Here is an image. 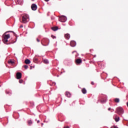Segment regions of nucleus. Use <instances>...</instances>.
Masks as SVG:
<instances>
[{
    "mask_svg": "<svg viewBox=\"0 0 128 128\" xmlns=\"http://www.w3.org/2000/svg\"><path fill=\"white\" fill-rule=\"evenodd\" d=\"M32 0V2H34V0Z\"/></svg>",
    "mask_w": 128,
    "mask_h": 128,
    "instance_id": "nucleus-33",
    "label": "nucleus"
},
{
    "mask_svg": "<svg viewBox=\"0 0 128 128\" xmlns=\"http://www.w3.org/2000/svg\"><path fill=\"white\" fill-rule=\"evenodd\" d=\"M8 63L9 64H14V62L12 60H10L8 61Z\"/></svg>",
    "mask_w": 128,
    "mask_h": 128,
    "instance_id": "nucleus-14",
    "label": "nucleus"
},
{
    "mask_svg": "<svg viewBox=\"0 0 128 128\" xmlns=\"http://www.w3.org/2000/svg\"><path fill=\"white\" fill-rule=\"evenodd\" d=\"M44 64H48V60L46 59H45L44 60Z\"/></svg>",
    "mask_w": 128,
    "mask_h": 128,
    "instance_id": "nucleus-16",
    "label": "nucleus"
},
{
    "mask_svg": "<svg viewBox=\"0 0 128 128\" xmlns=\"http://www.w3.org/2000/svg\"><path fill=\"white\" fill-rule=\"evenodd\" d=\"M23 82H24V80H19L20 84H22Z\"/></svg>",
    "mask_w": 128,
    "mask_h": 128,
    "instance_id": "nucleus-20",
    "label": "nucleus"
},
{
    "mask_svg": "<svg viewBox=\"0 0 128 128\" xmlns=\"http://www.w3.org/2000/svg\"><path fill=\"white\" fill-rule=\"evenodd\" d=\"M64 37L66 40H70V35L69 34H66L64 35Z\"/></svg>",
    "mask_w": 128,
    "mask_h": 128,
    "instance_id": "nucleus-10",
    "label": "nucleus"
},
{
    "mask_svg": "<svg viewBox=\"0 0 128 128\" xmlns=\"http://www.w3.org/2000/svg\"><path fill=\"white\" fill-rule=\"evenodd\" d=\"M24 68L25 70H28V65H25L24 66Z\"/></svg>",
    "mask_w": 128,
    "mask_h": 128,
    "instance_id": "nucleus-19",
    "label": "nucleus"
},
{
    "mask_svg": "<svg viewBox=\"0 0 128 128\" xmlns=\"http://www.w3.org/2000/svg\"><path fill=\"white\" fill-rule=\"evenodd\" d=\"M31 8L32 10H36L38 8V6H36V4H32L31 6Z\"/></svg>",
    "mask_w": 128,
    "mask_h": 128,
    "instance_id": "nucleus-5",
    "label": "nucleus"
},
{
    "mask_svg": "<svg viewBox=\"0 0 128 128\" xmlns=\"http://www.w3.org/2000/svg\"><path fill=\"white\" fill-rule=\"evenodd\" d=\"M82 94H86V88H84L82 90Z\"/></svg>",
    "mask_w": 128,
    "mask_h": 128,
    "instance_id": "nucleus-13",
    "label": "nucleus"
},
{
    "mask_svg": "<svg viewBox=\"0 0 128 128\" xmlns=\"http://www.w3.org/2000/svg\"><path fill=\"white\" fill-rule=\"evenodd\" d=\"M37 122H38V124H39V122H40V120H38L37 121Z\"/></svg>",
    "mask_w": 128,
    "mask_h": 128,
    "instance_id": "nucleus-30",
    "label": "nucleus"
},
{
    "mask_svg": "<svg viewBox=\"0 0 128 128\" xmlns=\"http://www.w3.org/2000/svg\"><path fill=\"white\" fill-rule=\"evenodd\" d=\"M7 32H12V31H8V32H5V34H7Z\"/></svg>",
    "mask_w": 128,
    "mask_h": 128,
    "instance_id": "nucleus-22",
    "label": "nucleus"
},
{
    "mask_svg": "<svg viewBox=\"0 0 128 128\" xmlns=\"http://www.w3.org/2000/svg\"><path fill=\"white\" fill-rule=\"evenodd\" d=\"M114 119L116 122L120 120V116H118L117 115H114Z\"/></svg>",
    "mask_w": 128,
    "mask_h": 128,
    "instance_id": "nucleus-8",
    "label": "nucleus"
},
{
    "mask_svg": "<svg viewBox=\"0 0 128 128\" xmlns=\"http://www.w3.org/2000/svg\"><path fill=\"white\" fill-rule=\"evenodd\" d=\"M59 20L60 22H66V17L64 16H62L60 18H59Z\"/></svg>",
    "mask_w": 128,
    "mask_h": 128,
    "instance_id": "nucleus-4",
    "label": "nucleus"
},
{
    "mask_svg": "<svg viewBox=\"0 0 128 128\" xmlns=\"http://www.w3.org/2000/svg\"><path fill=\"white\" fill-rule=\"evenodd\" d=\"M36 40L38 42H40V40H38V38H36Z\"/></svg>",
    "mask_w": 128,
    "mask_h": 128,
    "instance_id": "nucleus-25",
    "label": "nucleus"
},
{
    "mask_svg": "<svg viewBox=\"0 0 128 128\" xmlns=\"http://www.w3.org/2000/svg\"><path fill=\"white\" fill-rule=\"evenodd\" d=\"M24 62L26 64H30V60L26 59L25 60Z\"/></svg>",
    "mask_w": 128,
    "mask_h": 128,
    "instance_id": "nucleus-12",
    "label": "nucleus"
},
{
    "mask_svg": "<svg viewBox=\"0 0 128 128\" xmlns=\"http://www.w3.org/2000/svg\"><path fill=\"white\" fill-rule=\"evenodd\" d=\"M65 94L67 98H70L72 96V94L69 92H66Z\"/></svg>",
    "mask_w": 128,
    "mask_h": 128,
    "instance_id": "nucleus-11",
    "label": "nucleus"
},
{
    "mask_svg": "<svg viewBox=\"0 0 128 128\" xmlns=\"http://www.w3.org/2000/svg\"><path fill=\"white\" fill-rule=\"evenodd\" d=\"M115 102H120V99L118 98H116L114 100Z\"/></svg>",
    "mask_w": 128,
    "mask_h": 128,
    "instance_id": "nucleus-18",
    "label": "nucleus"
},
{
    "mask_svg": "<svg viewBox=\"0 0 128 128\" xmlns=\"http://www.w3.org/2000/svg\"><path fill=\"white\" fill-rule=\"evenodd\" d=\"M28 124L29 126H32V120H28Z\"/></svg>",
    "mask_w": 128,
    "mask_h": 128,
    "instance_id": "nucleus-17",
    "label": "nucleus"
},
{
    "mask_svg": "<svg viewBox=\"0 0 128 128\" xmlns=\"http://www.w3.org/2000/svg\"><path fill=\"white\" fill-rule=\"evenodd\" d=\"M70 44L71 46H76V42L72 40L70 42Z\"/></svg>",
    "mask_w": 128,
    "mask_h": 128,
    "instance_id": "nucleus-9",
    "label": "nucleus"
},
{
    "mask_svg": "<svg viewBox=\"0 0 128 128\" xmlns=\"http://www.w3.org/2000/svg\"><path fill=\"white\" fill-rule=\"evenodd\" d=\"M10 38V34H6V33L3 35L2 42L4 44H6L8 42V39Z\"/></svg>",
    "mask_w": 128,
    "mask_h": 128,
    "instance_id": "nucleus-2",
    "label": "nucleus"
},
{
    "mask_svg": "<svg viewBox=\"0 0 128 128\" xmlns=\"http://www.w3.org/2000/svg\"><path fill=\"white\" fill-rule=\"evenodd\" d=\"M116 112L117 114H124V109H122V107L118 108L116 109Z\"/></svg>",
    "mask_w": 128,
    "mask_h": 128,
    "instance_id": "nucleus-3",
    "label": "nucleus"
},
{
    "mask_svg": "<svg viewBox=\"0 0 128 128\" xmlns=\"http://www.w3.org/2000/svg\"><path fill=\"white\" fill-rule=\"evenodd\" d=\"M16 78H17V80H20V78H22V73L17 72V74H16Z\"/></svg>",
    "mask_w": 128,
    "mask_h": 128,
    "instance_id": "nucleus-7",
    "label": "nucleus"
},
{
    "mask_svg": "<svg viewBox=\"0 0 128 128\" xmlns=\"http://www.w3.org/2000/svg\"><path fill=\"white\" fill-rule=\"evenodd\" d=\"M45 2H48L50 0H44Z\"/></svg>",
    "mask_w": 128,
    "mask_h": 128,
    "instance_id": "nucleus-29",
    "label": "nucleus"
},
{
    "mask_svg": "<svg viewBox=\"0 0 128 128\" xmlns=\"http://www.w3.org/2000/svg\"><path fill=\"white\" fill-rule=\"evenodd\" d=\"M127 106H128V102H127Z\"/></svg>",
    "mask_w": 128,
    "mask_h": 128,
    "instance_id": "nucleus-31",
    "label": "nucleus"
},
{
    "mask_svg": "<svg viewBox=\"0 0 128 128\" xmlns=\"http://www.w3.org/2000/svg\"><path fill=\"white\" fill-rule=\"evenodd\" d=\"M64 128H70V126H68L66 127H64Z\"/></svg>",
    "mask_w": 128,
    "mask_h": 128,
    "instance_id": "nucleus-27",
    "label": "nucleus"
},
{
    "mask_svg": "<svg viewBox=\"0 0 128 128\" xmlns=\"http://www.w3.org/2000/svg\"><path fill=\"white\" fill-rule=\"evenodd\" d=\"M42 46H44V44H42Z\"/></svg>",
    "mask_w": 128,
    "mask_h": 128,
    "instance_id": "nucleus-32",
    "label": "nucleus"
},
{
    "mask_svg": "<svg viewBox=\"0 0 128 128\" xmlns=\"http://www.w3.org/2000/svg\"><path fill=\"white\" fill-rule=\"evenodd\" d=\"M32 66L30 67V70H32Z\"/></svg>",
    "mask_w": 128,
    "mask_h": 128,
    "instance_id": "nucleus-34",
    "label": "nucleus"
},
{
    "mask_svg": "<svg viewBox=\"0 0 128 128\" xmlns=\"http://www.w3.org/2000/svg\"><path fill=\"white\" fill-rule=\"evenodd\" d=\"M111 128H118V127L116 126H112Z\"/></svg>",
    "mask_w": 128,
    "mask_h": 128,
    "instance_id": "nucleus-21",
    "label": "nucleus"
},
{
    "mask_svg": "<svg viewBox=\"0 0 128 128\" xmlns=\"http://www.w3.org/2000/svg\"><path fill=\"white\" fill-rule=\"evenodd\" d=\"M82 59L80 58H78L76 60V64H82Z\"/></svg>",
    "mask_w": 128,
    "mask_h": 128,
    "instance_id": "nucleus-6",
    "label": "nucleus"
},
{
    "mask_svg": "<svg viewBox=\"0 0 128 128\" xmlns=\"http://www.w3.org/2000/svg\"><path fill=\"white\" fill-rule=\"evenodd\" d=\"M28 22H30V17L28 14H25L22 16V24H26Z\"/></svg>",
    "mask_w": 128,
    "mask_h": 128,
    "instance_id": "nucleus-1",
    "label": "nucleus"
},
{
    "mask_svg": "<svg viewBox=\"0 0 128 128\" xmlns=\"http://www.w3.org/2000/svg\"><path fill=\"white\" fill-rule=\"evenodd\" d=\"M52 38H56V36H52Z\"/></svg>",
    "mask_w": 128,
    "mask_h": 128,
    "instance_id": "nucleus-23",
    "label": "nucleus"
},
{
    "mask_svg": "<svg viewBox=\"0 0 128 128\" xmlns=\"http://www.w3.org/2000/svg\"><path fill=\"white\" fill-rule=\"evenodd\" d=\"M20 28H24V26L22 25H20Z\"/></svg>",
    "mask_w": 128,
    "mask_h": 128,
    "instance_id": "nucleus-26",
    "label": "nucleus"
},
{
    "mask_svg": "<svg viewBox=\"0 0 128 128\" xmlns=\"http://www.w3.org/2000/svg\"><path fill=\"white\" fill-rule=\"evenodd\" d=\"M111 110L110 108H108V110Z\"/></svg>",
    "mask_w": 128,
    "mask_h": 128,
    "instance_id": "nucleus-28",
    "label": "nucleus"
},
{
    "mask_svg": "<svg viewBox=\"0 0 128 128\" xmlns=\"http://www.w3.org/2000/svg\"><path fill=\"white\" fill-rule=\"evenodd\" d=\"M52 30H54V32H56V30H58V26L56 27H53L52 28Z\"/></svg>",
    "mask_w": 128,
    "mask_h": 128,
    "instance_id": "nucleus-15",
    "label": "nucleus"
},
{
    "mask_svg": "<svg viewBox=\"0 0 128 128\" xmlns=\"http://www.w3.org/2000/svg\"><path fill=\"white\" fill-rule=\"evenodd\" d=\"M91 84H92V85L94 86V82H91Z\"/></svg>",
    "mask_w": 128,
    "mask_h": 128,
    "instance_id": "nucleus-24",
    "label": "nucleus"
}]
</instances>
